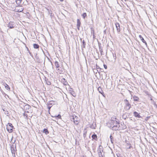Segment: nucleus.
I'll list each match as a JSON object with an SVG mask.
<instances>
[{
	"label": "nucleus",
	"mask_w": 157,
	"mask_h": 157,
	"mask_svg": "<svg viewBox=\"0 0 157 157\" xmlns=\"http://www.w3.org/2000/svg\"><path fill=\"white\" fill-rule=\"evenodd\" d=\"M43 132L45 133L46 135H47L49 133V132L47 129L45 128L43 130Z\"/></svg>",
	"instance_id": "nucleus-23"
},
{
	"label": "nucleus",
	"mask_w": 157,
	"mask_h": 157,
	"mask_svg": "<svg viewBox=\"0 0 157 157\" xmlns=\"http://www.w3.org/2000/svg\"><path fill=\"white\" fill-rule=\"evenodd\" d=\"M155 106L156 107V105H157V104H156L155 103L154 104Z\"/></svg>",
	"instance_id": "nucleus-50"
},
{
	"label": "nucleus",
	"mask_w": 157,
	"mask_h": 157,
	"mask_svg": "<svg viewBox=\"0 0 157 157\" xmlns=\"http://www.w3.org/2000/svg\"><path fill=\"white\" fill-rule=\"evenodd\" d=\"M125 1H126L127 0H124Z\"/></svg>",
	"instance_id": "nucleus-58"
},
{
	"label": "nucleus",
	"mask_w": 157,
	"mask_h": 157,
	"mask_svg": "<svg viewBox=\"0 0 157 157\" xmlns=\"http://www.w3.org/2000/svg\"><path fill=\"white\" fill-rule=\"evenodd\" d=\"M130 144H130L127 143V146H128L129 145H130Z\"/></svg>",
	"instance_id": "nucleus-49"
},
{
	"label": "nucleus",
	"mask_w": 157,
	"mask_h": 157,
	"mask_svg": "<svg viewBox=\"0 0 157 157\" xmlns=\"http://www.w3.org/2000/svg\"><path fill=\"white\" fill-rule=\"evenodd\" d=\"M133 100L135 101H139V100H140V99L139 98L136 96H134L133 97Z\"/></svg>",
	"instance_id": "nucleus-22"
},
{
	"label": "nucleus",
	"mask_w": 157,
	"mask_h": 157,
	"mask_svg": "<svg viewBox=\"0 0 157 157\" xmlns=\"http://www.w3.org/2000/svg\"><path fill=\"white\" fill-rule=\"evenodd\" d=\"M91 33L93 34V36H94V29H92V28H91Z\"/></svg>",
	"instance_id": "nucleus-38"
},
{
	"label": "nucleus",
	"mask_w": 157,
	"mask_h": 157,
	"mask_svg": "<svg viewBox=\"0 0 157 157\" xmlns=\"http://www.w3.org/2000/svg\"><path fill=\"white\" fill-rule=\"evenodd\" d=\"M104 33L105 34L106 33V30H104Z\"/></svg>",
	"instance_id": "nucleus-47"
},
{
	"label": "nucleus",
	"mask_w": 157,
	"mask_h": 157,
	"mask_svg": "<svg viewBox=\"0 0 157 157\" xmlns=\"http://www.w3.org/2000/svg\"><path fill=\"white\" fill-rule=\"evenodd\" d=\"M4 111L5 112V114L7 115L9 114L8 111L7 110H5V109H3Z\"/></svg>",
	"instance_id": "nucleus-40"
},
{
	"label": "nucleus",
	"mask_w": 157,
	"mask_h": 157,
	"mask_svg": "<svg viewBox=\"0 0 157 157\" xmlns=\"http://www.w3.org/2000/svg\"><path fill=\"white\" fill-rule=\"evenodd\" d=\"M82 16L84 19H85L87 16L86 13H84L82 14Z\"/></svg>",
	"instance_id": "nucleus-36"
},
{
	"label": "nucleus",
	"mask_w": 157,
	"mask_h": 157,
	"mask_svg": "<svg viewBox=\"0 0 157 157\" xmlns=\"http://www.w3.org/2000/svg\"><path fill=\"white\" fill-rule=\"evenodd\" d=\"M99 157H103L102 154V151H98Z\"/></svg>",
	"instance_id": "nucleus-33"
},
{
	"label": "nucleus",
	"mask_w": 157,
	"mask_h": 157,
	"mask_svg": "<svg viewBox=\"0 0 157 157\" xmlns=\"http://www.w3.org/2000/svg\"><path fill=\"white\" fill-rule=\"evenodd\" d=\"M150 118V116H148L146 117L147 119H145V120H146V121H147V120H148Z\"/></svg>",
	"instance_id": "nucleus-43"
},
{
	"label": "nucleus",
	"mask_w": 157,
	"mask_h": 157,
	"mask_svg": "<svg viewBox=\"0 0 157 157\" xmlns=\"http://www.w3.org/2000/svg\"><path fill=\"white\" fill-rule=\"evenodd\" d=\"M47 104L49 105H51V106H48V108L49 109V110H50V109L51 108L52 106V105H54L55 104V101H50L49 102H48Z\"/></svg>",
	"instance_id": "nucleus-11"
},
{
	"label": "nucleus",
	"mask_w": 157,
	"mask_h": 157,
	"mask_svg": "<svg viewBox=\"0 0 157 157\" xmlns=\"http://www.w3.org/2000/svg\"><path fill=\"white\" fill-rule=\"evenodd\" d=\"M47 84L48 85H50L51 84V82L49 81L48 79L45 80Z\"/></svg>",
	"instance_id": "nucleus-34"
},
{
	"label": "nucleus",
	"mask_w": 157,
	"mask_h": 157,
	"mask_svg": "<svg viewBox=\"0 0 157 157\" xmlns=\"http://www.w3.org/2000/svg\"><path fill=\"white\" fill-rule=\"evenodd\" d=\"M15 140L14 141L13 144L10 146V149L11 151V153L12 154V155L13 157H16L15 155V153L17 151L16 145L14 144V143L15 142Z\"/></svg>",
	"instance_id": "nucleus-5"
},
{
	"label": "nucleus",
	"mask_w": 157,
	"mask_h": 157,
	"mask_svg": "<svg viewBox=\"0 0 157 157\" xmlns=\"http://www.w3.org/2000/svg\"><path fill=\"white\" fill-rule=\"evenodd\" d=\"M33 48L35 49H38L39 48V45L36 44H34L33 45Z\"/></svg>",
	"instance_id": "nucleus-25"
},
{
	"label": "nucleus",
	"mask_w": 157,
	"mask_h": 157,
	"mask_svg": "<svg viewBox=\"0 0 157 157\" xmlns=\"http://www.w3.org/2000/svg\"><path fill=\"white\" fill-rule=\"evenodd\" d=\"M156 108H157V105H156Z\"/></svg>",
	"instance_id": "nucleus-57"
},
{
	"label": "nucleus",
	"mask_w": 157,
	"mask_h": 157,
	"mask_svg": "<svg viewBox=\"0 0 157 157\" xmlns=\"http://www.w3.org/2000/svg\"><path fill=\"white\" fill-rule=\"evenodd\" d=\"M5 87L6 89L8 90H10V88L9 86L6 83H5Z\"/></svg>",
	"instance_id": "nucleus-32"
},
{
	"label": "nucleus",
	"mask_w": 157,
	"mask_h": 157,
	"mask_svg": "<svg viewBox=\"0 0 157 157\" xmlns=\"http://www.w3.org/2000/svg\"><path fill=\"white\" fill-rule=\"evenodd\" d=\"M55 64L56 68H58L57 70H59V67L60 65L59 62L57 61H56L55 62Z\"/></svg>",
	"instance_id": "nucleus-20"
},
{
	"label": "nucleus",
	"mask_w": 157,
	"mask_h": 157,
	"mask_svg": "<svg viewBox=\"0 0 157 157\" xmlns=\"http://www.w3.org/2000/svg\"><path fill=\"white\" fill-rule=\"evenodd\" d=\"M81 24V22L80 21V20L78 19H77V27L78 29L79 30V27L80 26V25Z\"/></svg>",
	"instance_id": "nucleus-16"
},
{
	"label": "nucleus",
	"mask_w": 157,
	"mask_h": 157,
	"mask_svg": "<svg viewBox=\"0 0 157 157\" xmlns=\"http://www.w3.org/2000/svg\"><path fill=\"white\" fill-rule=\"evenodd\" d=\"M155 142L157 144V138H156V140H155Z\"/></svg>",
	"instance_id": "nucleus-48"
},
{
	"label": "nucleus",
	"mask_w": 157,
	"mask_h": 157,
	"mask_svg": "<svg viewBox=\"0 0 157 157\" xmlns=\"http://www.w3.org/2000/svg\"><path fill=\"white\" fill-rule=\"evenodd\" d=\"M122 117L123 119H124V120L126 119V118L127 117L125 116V114H124L122 116Z\"/></svg>",
	"instance_id": "nucleus-39"
},
{
	"label": "nucleus",
	"mask_w": 157,
	"mask_h": 157,
	"mask_svg": "<svg viewBox=\"0 0 157 157\" xmlns=\"http://www.w3.org/2000/svg\"><path fill=\"white\" fill-rule=\"evenodd\" d=\"M20 106L23 109L25 112L27 113H29V111L31 110V106L28 104L23 102H21V103H20Z\"/></svg>",
	"instance_id": "nucleus-1"
},
{
	"label": "nucleus",
	"mask_w": 157,
	"mask_h": 157,
	"mask_svg": "<svg viewBox=\"0 0 157 157\" xmlns=\"http://www.w3.org/2000/svg\"><path fill=\"white\" fill-rule=\"evenodd\" d=\"M110 139L111 142L112 143H113V138L112 135H111L110 136Z\"/></svg>",
	"instance_id": "nucleus-37"
},
{
	"label": "nucleus",
	"mask_w": 157,
	"mask_h": 157,
	"mask_svg": "<svg viewBox=\"0 0 157 157\" xmlns=\"http://www.w3.org/2000/svg\"><path fill=\"white\" fill-rule=\"evenodd\" d=\"M61 2H62L63 1V0H59Z\"/></svg>",
	"instance_id": "nucleus-52"
},
{
	"label": "nucleus",
	"mask_w": 157,
	"mask_h": 157,
	"mask_svg": "<svg viewBox=\"0 0 157 157\" xmlns=\"http://www.w3.org/2000/svg\"><path fill=\"white\" fill-rule=\"evenodd\" d=\"M82 48H85L86 47V43L85 42L84 40H83L82 41Z\"/></svg>",
	"instance_id": "nucleus-24"
},
{
	"label": "nucleus",
	"mask_w": 157,
	"mask_h": 157,
	"mask_svg": "<svg viewBox=\"0 0 157 157\" xmlns=\"http://www.w3.org/2000/svg\"><path fill=\"white\" fill-rule=\"evenodd\" d=\"M128 146H129V147L127 149H130L131 148H132V147L131 145V144H130V145H129Z\"/></svg>",
	"instance_id": "nucleus-44"
},
{
	"label": "nucleus",
	"mask_w": 157,
	"mask_h": 157,
	"mask_svg": "<svg viewBox=\"0 0 157 157\" xmlns=\"http://www.w3.org/2000/svg\"><path fill=\"white\" fill-rule=\"evenodd\" d=\"M90 127L92 129H94L96 127V124L95 122H93L90 125Z\"/></svg>",
	"instance_id": "nucleus-17"
},
{
	"label": "nucleus",
	"mask_w": 157,
	"mask_h": 157,
	"mask_svg": "<svg viewBox=\"0 0 157 157\" xmlns=\"http://www.w3.org/2000/svg\"><path fill=\"white\" fill-rule=\"evenodd\" d=\"M115 124H114L113 126L110 128L113 130L117 131L119 130L120 128V123H119L118 120H117V122H116Z\"/></svg>",
	"instance_id": "nucleus-3"
},
{
	"label": "nucleus",
	"mask_w": 157,
	"mask_h": 157,
	"mask_svg": "<svg viewBox=\"0 0 157 157\" xmlns=\"http://www.w3.org/2000/svg\"><path fill=\"white\" fill-rule=\"evenodd\" d=\"M14 129V127L13 126L12 124L10 123H8V124L6 125V129L7 130L9 133H11L13 131V129Z\"/></svg>",
	"instance_id": "nucleus-6"
},
{
	"label": "nucleus",
	"mask_w": 157,
	"mask_h": 157,
	"mask_svg": "<svg viewBox=\"0 0 157 157\" xmlns=\"http://www.w3.org/2000/svg\"><path fill=\"white\" fill-rule=\"evenodd\" d=\"M21 0H16V3L18 5H20L21 4Z\"/></svg>",
	"instance_id": "nucleus-30"
},
{
	"label": "nucleus",
	"mask_w": 157,
	"mask_h": 157,
	"mask_svg": "<svg viewBox=\"0 0 157 157\" xmlns=\"http://www.w3.org/2000/svg\"><path fill=\"white\" fill-rule=\"evenodd\" d=\"M155 106L156 107V105H157V104H156L155 103L154 104Z\"/></svg>",
	"instance_id": "nucleus-51"
},
{
	"label": "nucleus",
	"mask_w": 157,
	"mask_h": 157,
	"mask_svg": "<svg viewBox=\"0 0 157 157\" xmlns=\"http://www.w3.org/2000/svg\"><path fill=\"white\" fill-rule=\"evenodd\" d=\"M133 115L136 117L142 118V117L136 111H134L133 112Z\"/></svg>",
	"instance_id": "nucleus-14"
},
{
	"label": "nucleus",
	"mask_w": 157,
	"mask_h": 157,
	"mask_svg": "<svg viewBox=\"0 0 157 157\" xmlns=\"http://www.w3.org/2000/svg\"><path fill=\"white\" fill-rule=\"evenodd\" d=\"M99 149H98V151H102V152L103 151V148L102 146H101V145L99 146Z\"/></svg>",
	"instance_id": "nucleus-26"
},
{
	"label": "nucleus",
	"mask_w": 157,
	"mask_h": 157,
	"mask_svg": "<svg viewBox=\"0 0 157 157\" xmlns=\"http://www.w3.org/2000/svg\"><path fill=\"white\" fill-rule=\"evenodd\" d=\"M50 62H51V63H52V62L51 61H50Z\"/></svg>",
	"instance_id": "nucleus-56"
},
{
	"label": "nucleus",
	"mask_w": 157,
	"mask_h": 157,
	"mask_svg": "<svg viewBox=\"0 0 157 157\" xmlns=\"http://www.w3.org/2000/svg\"><path fill=\"white\" fill-rule=\"evenodd\" d=\"M47 58L48 59V60H49V61H50V59H49V58L47 57Z\"/></svg>",
	"instance_id": "nucleus-53"
},
{
	"label": "nucleus",
	"mask_w": 157,
	"mask_h": 157,
	"mask_svg": "<svg viewBox=\"0 0 157 157\" xmlns=\"http://www.w3.org/2000/svg\"><path fill=\"white\" fill-rule=\"evenodd\" d=\"M1 91V92L3 94V95L5 96L6 97V96H7L8 97V96L6 94L4 91L2 90L1 89H0Z\"/></svg>",
	"instance_id": "nucleus-35"
},
{
	"label": "nucleus",
	"mask_w": 157,
	"mask_h": 157,
	"mask_svg": "<svg viewBox=\"0 0 157 157\" xmlns=\"http://www.w3.org/2000/svg\"><path fill=\"white\" fill-rule=\"evenodd\" d=\"M47 10H48L49 14H50V16L52 17L54 16V14H52V11L51 10L50 11L48 9H47Z\"/></svg>",
	"instance_id": "nucleus-31"
},
{
	"label": "nucleus",
	"mask_w": 157,
	"mask_h": 157,
	"mask_svg": "<svg viewBox=\"0 0 157 157\" xmlns=\"http://www.w3.org/2000/svg\"><path fill=\"white\" fill-rule=\"evenodd\" d=\"M139 37L140 38V40L142 41V42L143 43H145V45L146 46H147V44L146 43V42L144 40V38L142 37L141 35H139Z\"/></svg>",
	"instance_id": "nucleus-18"
},
{
	"label": "nucleus",
	"mask_w": 157,
	"mask_h": 157,
	"mask_svg": "<svg viewBox=\"0 0 157 157\" xmlns=\"http://www.w3.org/2000/svg\"><path fill=\"white\" fill-rule=\"evenodd\" d=\"M80 40L81 41H82V38H80Z\"/></svg>",
	"instance_id": "nucleus-54"
},
{
	"label": "nucleus",
	"mask_w": 157,
	"mask_h": 157,
	"mask_svg": "<svg viewBox=\"0 0 157 157\" xmlns=\"http://www.w3.org/2000/svg\"><path fill=\"white\" fill-rule=\"evenodd\" d=\"M115 25L117 28V32L118 33H119L121 31V29L120 24L119 23L116 22L115 23Z\"/></svg>",
	"instance_id": "nucleus-12"
},
{
	"label": "nucleus",
	"mask_w": 157,
	"mask_h": 157,
	"mask_svg": "<svg viewBox=\"0 0 157 157\" xmlns=\"http://www.w3.org/2000/svg\"><path fill=\"white\" fill-rule=\"evenodd\" d=\"M71 118V119L72 121H74V123L76 125H78V124L79 122V118H78L75 115H73V116Z\"/></svg>",
	"instance_id": "nucleus-8"
},
{
	"label": "nucleus",
	"mask_w": 157,
	"mask_h": 157,
	"mask_svg": "<svg viewBox=\"0 0 157 157\" xmlns=\"http://www.w3.org/2000/svg\"><path fill=\"white\" fill-rule=\"evenodd\" d=\"M83 132V136L84 138H85L86 137V134L87 133V131H86V128L84 129Z\"/></svg>",
	"instance_id": "nucleus-29"
},
{
	"label": "nucleus",
	"mask_w": 157,
	"mask_h": 157,
	"mask_svg": "<svg viewBox=\"0 0 157 157\" xmlns=\"http://www.w3.org/2000/svg\"><path fill=\"white\" fill-rule=\"evenodd\" d=\"M52 117L56 118L57 119H60L61 116L60 114H58V115H56L55 116H52Z\"/></svg>",
	"instance_id": "nucleus-27"
},
{
	"label": "nucleus",
	"mask_w": 157,
	"mask_h": 157,
	"mask_svg": "<svg viewBox=\"0 0 157 157\" xmlns=\"http://www.w3.org/2000/svg\"><path fill=\"white\" fill-rule=\"evenodd\" d=\"M126 128V126L125 125H124L122 127H120V129H124Z\"/></svg>",
	"instance_id": "nucleus-42"
},
{
	"label": "nucleus",
	"mask_w": 157,
	"mask_h": 157,
	"mask_svg": "<svg viewBox=\"0 0 157 157\" xmlns=\"http://www.w3.org/2000/svg\"><path fill=\"white\" fill-rule=\"evenodd\" d=\"M98 90L99 92L101 94H102V93H103L102 90L100 87H99L98 88Z\"/></svg>",
	"instance_id": "nucleus-28"
},
{
	"label": "nucleus",
	"mask_w": 157,
	"mask_h": 157,
	"mask_svg": "<svg viewBox=\"0 0 157 157\" xmlns=\"http://www.w3.org/2000/svg\"><path fill=\"white\" fill-rule=\"evenodd\" d=\"M150 100L152 101V100H153V99H152V98H151L150 99Z\"/></svg>",
	"instance_id": "nucleus-55"
},
{
	"label": "nucleus",
	"mask_w": 157,
	"mask_h": 157,
	"mask_svg": "<svg viewBox=\"0 0 157 157\" xmlns=\"http://www.w3.org/2000/svg\"><path fill=\"white\" fill-rule=\"evenodd\" d=\"M69 91L73 97H75L76 96V94L72 88H70L69 89Z\"/></svg>",
	"instance_id": "nucleus-13"
},
{
	"label": "nucleus",
	"mask_w": 157,
	"mask_h": 157,
	"mask_svg": "<svg viewBox=\"0 0 157 157\" xmlns=\"http://www.w3.org/2000/svg\"><path fill=\"white\" fill-rule=\"evenodd\" d=\"M124 102L125 103V105L124 106V109L126 110H128L131 108V105L128 101L126 99L124 100Z\"/></svg>",
	"instance_id": "nucleus-4"
},
{
	"label": "nucleus",
	"mask_w": 157,
	"mask_h": 157,
	"mask_svg": "<svg viewBox=\"0 0 157 157\" xmlns=\"http://www.w3.org/2000/svg\"><path fill=\"white\" fill-rule=\"evenodd\" d=\"M109 58L110 61L115 62L117 59L116 54L115 53H114L113 52H112L110 54Z\"/></svg>",
	"instance_id": "nucleus-7"
},
{
	"label": "nucleus",
	"mask_w": 157,
	"mask_h": 157,
	"mask_svg": "<svg viewBox=\"0 0 157 157\" xmlns=\"http://www.w3.org/2000/svg\"><path fill=\"white\" fill-rule=\"evenodd\" d=\"M92 140H94L97 141L98 140V136L97 135L95 134L94 133L92 136Z\"/></svg>",
	"instance_id": "nucleus-19"
},
{
	"label": "nucleus",
	"mask_w": 157,
	"mask_h": 157,
	"mask_svg": "<svg viewBox=\"0 0 157 157\" xmlns=\"http://www.w3.org/2000/svg\"><path fill=\"white\" fill-rule=\"evenodd\" d=\"M118 119L115 117H111V120L109 121L107 123V124L108 126L111 128L114 124H115L116 122H117Z\"/></svg>",
	"instance_id": "nucleus-2"
},
{
	"label": "nucleus",
	"mask_w": 157,
	"mask_h": 157,
	"mask_svg": "<svg viewBox=\"0 0 157 157\" xmlns=\"http://www.w3.org/2000/svg\"><path fill=\"white\" fill-rule=\"evenodd\" d=\"M24 116H26V117H27L28 115H27V114H25V113H24L23 114Z\"/></svg>",
	"instance_id": "nucleus-46"
},
{
	"label": "nucleus",
	"mask_w": 157,
	"mask_h": 157,
	"mask_svg": "<svg viewBox=\"0 0 157 157\" xmlns=\"http://www.w3.org/2000/svg\"><path fill=\"white\" fill-rule=\"evenodd\" d=\"M103 66L105 69H106L107 68V66L105 64H104Z\"/></svg>",
	"instance_id": "nucleus-45"
},
{
	"label": "nucleus",
	"mask_w": 157,
	"mask_h": 157,
	"mask_svg": "<svg viewBox=\"0 0 157 157\" xmlns=\"http://www.w3.org/2000/svg\"><path fill=\"white\" fill-rule=\"evenodd\" d=\"M62 82L63 83V84L64 85H67L68 84V82L67 81V80L64 78H63L61 80Z\"/></svg>",
	"instance_id": "nucleus-21"
},
{
	"label": "nucleus",
	"mask_w": 157,
	"mask_h": 157,
	"mask_svg": "<svg viewBox=\"0 0 157 157\" xmlns=\"http://www.w3.org/2000/svg\"><path fill=\"white\" fill-rule=\"evenodd\" d=\"M96 68L97 69V71L98 72V69H99V71H100V70L101 69V68H100L99 67V66L97 65H96Z\"/></svg>",
	"instance_id": "nucleus-41"
},
{
	"label": "nucleus",
	"mask_w": 157,
	"mask_h": 157,
	"mask_svg": "<svg viewBox=\"0 0 157 157\" xmlns=\"http://www.w3.org/2000/svg\"><path fill=\"white\" fill-rule=\"evenodd\" d=\"M98 46H99L100 52L101 53V55H103V51L102 49V47L101 46V43H98Z\"/></svg>",
	"instance_id": "nucleus-15"
},
{
	"label": "nucleus",
	"mask_w": 157,
	"mask_h": 157,
	"mask_svg": "<svg viewBox=\"0 0 157 157\" xmlns=\"http://www.w3.org/2000/svg\"><path fill=\"white\" fill-rule=\"evenodd\" d=\"M24 9L23 8L22 6H19L17 7V8L15 10L16 12L20 13L22 12Z\"/></svg>",
	"instance_id": "nucleus-9"
},
{
	"label": "nucleus",
	"mask_w": 157,
	"mask_h": 157,
	"mask_svg": "<svg viewBox=\"0 0 157 157\" xmlns=\"http://www.w3.org/2000/svg\"><path fill=\"white\" fill-rule=\"evenodd\" d=\"M7 26L10 29H13L14 28L15 25L13 22L10 21L8 24L7 25Z\"/></svg>",
	"instance_id": "nucleus-10"
}]
</instances>
